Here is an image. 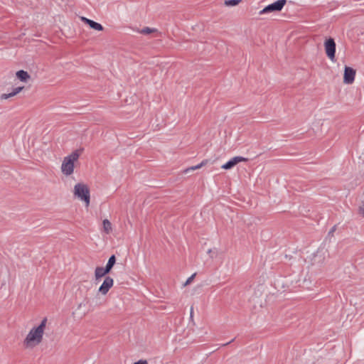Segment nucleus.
<instances>
[{
    "mask_svg": "<svg viewBox=\"0 0 364 364\" xmlns=\"http://www.w3.org/2000/svg\"><path fill=\"white\" fill-rule=\"evenodd\" d=\"M115 263H116V257L114 255H112L109 258L108 262H107L106 266L105 267V270H107L109 273Z\"/></svg>",
    "mask_w": 364,
    "mask_h": 364,
    "instance_id": "13",
    "label": "nucleus"
},
{
    "mask_svg": "<svg viewBox=\"0 0 364 364\" xmlns=\"http://www.w3.org/2000/svg\"><path fill=\"white\" fill-rule=\"evenodd\" d=\"M336 43L331 38L326 39L324 42V49L327 57L332 61H336Z\"/></svg>",
    "mask_w": 364,
    "mask_h": 364,
    "instance_id": "5",
    "label": "nucleus"
},
{
    "mask_svg": "<svg viewBox=\"0 0 364 364\" xmlns=\"http://www.w3.org/2000/svg\"><path fill=\"white\" fill-rule=\"evenodd\" d=\"M286 0H277L275 2L265 6L263 9L259 11V15H264L272 12H278L282 10L286 4Z\"/></svg>",
    "mask_w": 364,
    "mask_h": 364,
    "instance_id": "4",
    "label": "nucleus"
},
{
    "mask_svg": "<svg viewBox=\"0 0 364 364\" xmlns=\"http://www.w3.org/2000/svg\"><path fill=\"white\" fill-rule=\"evenodd\" d=\"M16 76L20 81L23 82H27L31 78L30 75L26 71L22 70L17 71Z\"/></svg>",
    "mask_w": 364,
    "mask_h": 364,
    "instance_id": "11",
    "label": "nucleus"
},
{
    "mask_svg": "<svg viewBox=\"0 0 364 364\" xmlns=\"http://www.w3.org/2000/svg\"><path fill=\"white\" fill-rule=\"evenodd\" d=\"M48 319L43 318L38 324L33 326L24 337L22 345L25 350H32L39 346L43 341L47 328Z\"/></svg>",
    "mask_w": 364,
    "mask_h": 364,
    "instance_id": "1",
    "label": "nucleus"
},
{
    "mask_svg": "<svg viewBox=\"0 0 364 364\" xmlns=\"http://www.w3.org/2000/svg\"><path fill=\"white\" fill-rule=\"evenodd\" d=\"M207 162H208L207 160H203L199 164L191 166V167L185 169L183 171V173H188L191 171H195V170L199 169V168H202L203 166H205L207 164Z\"/></svg>",
    "mask_w": 364,
    "mask_h": 364,
    "instance_id": "14",
    "label": "nucleus"
},
{
    "mask_svg": "<svg viewBox=\"0 0 364 364\" xmlns=\"http://www.w3.org/2000/svg\"><path fill=\"white\" fill-rule=\"evenodd\" d=\"M73 197L83 203L86 208L90 205V189L89 186L81 181L76 183L73 189Z\"/></svg>",
    "mask_w": 364,
    "mask_h": 364,
    "instance_id": "3",
    "label": "nucleus"
},
{
    "mask_svg": "<svg viewBox=\"0 0 364 364\" xmlns=\"http://www.w3.org/2000/svg\"><path fill=\"white\" fill-rule=\"evenodd\" d=\"M196 274L194 273L190 277H188L187 279V280L186 281L185 284H184V286H187V285H189L194 279L195 277H196Z\"/></svg>",
    "mask_w": 364,
    "mask_h": 364,
    "instance_id": "18",
    "label": "nucleus"
},
{
    "mask_svg": "<svg viewBox=\"0 0 364 364\" xmlns=\"http://www.w3.org/2000/svg\"><path fill=\"white\" fill-rule=\"evenodd\" d=\"M23 89V87H17L14 88L13 91L9 94H4L2 95V98L4 99H8L9 97H14L18 93H19Z\"/></svg>",
    "mask_w": 364,
    "mask_h": 364,
    "instance_id": "15",
    "label": "nucleus"
},
{
    "mask_svg": "<svg viewBox=\"0 0 364 364\" xmlns=\"http://www.w3.org/2000/svg\"><path fill=\"white\" fill-rule=\"evenodd\" d=\"M359 213L364 216V203L359 207Z\"/></svg>",
    "mask_w": 364,
    "mask_h": 364,
    "instance_id": "19",
    "label": "nucleus"
},
{
    "mask_svg": "<svg viewBox=\"0 0 364 364\" xmlns=\"http://www.w3.org/2000/svg\"><path fill=\"white\" fill-rule=\"evenodd\" d=\"M109 272L105 270V267H97L95 269V280L97 281L105 277Z\"/></svg>",
    "mask_w": 364,
    "mask_h": 364,
    "instance_id": "10",
    "label": "nucleus"
},
{
    "mask_svg": "<svg viewBox=\"0 0 364 364\" xmlns=\"http://www.w3.org/2000/svg\"><path fill=\"white\" fill-rule=\"evenodd\" d=\"M82 152V149H76L63 158L60 167L63 175L69 176L74 173L75 164L78 161Z\"/></svg>",
    "mask_w": 364,
    "mask_h": 364,
    "instance_id": "2",
    "label": "nucleus"
},
{
    "mask_svg": "<svg viewBox=\"0 0 364 364\" xmlns=\"http://www.w3.org/2000/svg\"><path fill=\"white\" fill-rule=\"evenodd\" d=\"M102 231L106 234H110L112 231V225L107 219L102 221Z\"/></svg>",
    "mask_w": 364,
    "mask_h": 364,
    "instance_id": "12",
    "label": "nucleus"
},
{
    "mask_svg": "<svg viewBox=\"0 0 364 364\" xmlns=\"http://www.w3.org/2000/svg\"><path fill=\"white\" fill-rule=\"evenodd\" d=\"M134 364H148V363L145 360H140L134 363Z\"/></svg>",
    "mask_w": 364,
    "mask_h": 364,
    "instance_id": "20",
    "label": "nucleus"
},
{
    "mask_svg": "<svg viewBox=\"0 0 364 364\" xmlns=\"http://www.w3.org/2000/svg\"><path fill=\"white\" fill-rule=\"evenodd\" d=\"M157 30L156 28H151L149 27H145L141 30L139 31V33L148 35L154 32H156Z\"/></svg>",
    "mask_w": 364,
    "mask_h": 364,
    "instance_id": "16",
    "label": "nucleus"
},
{
    "mask_svg": "<svg viewBox=\"0 0 364 364\" xmlns=\"http://www.w3.org/2000/svg\"><path fill=\"white\" fill-rule=\"evenodd\" d=\"M355 70L348 66H346L344 69V75H343V82L345 84H352L355 80Z\"/></svg>",
    "mask_w": 364,
    "mask_h": 364,
    "instance_id": "7",
    "label": "nucleus"
},
{
    "mask_svg": "<svg viewBox=\"0 0 364 364\" xmlns=\"http://www.w3.org/2000/svg\"><path fill=\"white\" fill-rule=\"evenodd\" d=\"M114 285V279L107 276L105 278L102 284L100 287L98 291L102 295H106L109 289L113 287Z\"/></svg>",
    "mask_w": 364,
    "mask_h": 364,
    "instance_id": "6",
    "label": "nucleus"
},
{
    "mask_svg": "<svg viewBox=\"0 0 364 364\" xmlns=\"http://www.w3.org/2000/svg\"><path fill=\"white\" fill-rule=\"evenodd\" d=\"M240 1L241 0H226L225 1V4L228 6H237Z\"/></svg>",
    "mask_w": 364,
    "mask_h": 364,
    "instance_id": "17",
    "label": "nucleus"
},
{
    "mask_svg": "<svg viewBox=\"0 0 364 364\" xmlns=\"http://www.w3.org/2000/svg\"><path fill=\"white\" fill-rule=\"evenodd\" d=\"M81 21H83L85 23L87 24L91 28L95 30V31H102L103 30V26L97 23V22H95L92 20H90L86 17H81Z\"/></svg>",
    "mask_w": 364,
    "mask_h": 364,
    "instance_id": "9",
    "label": "nucleus"
},
{
    "mask_svg": "<svg viewBox=\"0 0 364 364\" xmlns=\"http://www.w3.org/2000/svg\"><path fill=\"white\" fill-rule=\"evenodd\" d=\"M247 159L242 156H235L228 161L227 163L222 166L223 169H230L234 167L236 164L242 161H246Z\"/></svg>",
    "mask_w": 364,
    "mask_h": 364,
    "instance_id": "8",
    "label": "nucleus"
}]
</instances>
